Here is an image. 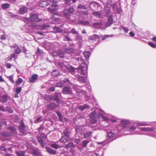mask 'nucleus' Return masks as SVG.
<instances>
[{"label":"nucleus","mask_w":156,"mask_h":156,"mask_svg":"<svg viewBox=\"0 0 156 156\" xmlns=\"http://www.w3.org/2000/svg\"><path fill=\"white\" fill-rule=\"evenodd\" d=\"M78 80L81 82L84 83V80L83 77L79 76L78 78Z\"/></svg>","instance_id":"nucleus-46"},{"label":"nucleus","mask_w":156,"mask_h":156,"mask_svg":"<svg viewBox=\"0 0 156 156\" xmlns=\"http://www.w3.org/2000/svg\"><path fill=\"white\" fill-rule=\"evenodd\" d=\"M65 53H67L68 54H71L74 52V50L71 48H65L64 50Z\"/></svg>","instance_id":"nucleus-18"},{"label":"nucleus","mask_w":156,"mask_h":156,"mask_svg":"<svg viewBox=\"0 0 156 156\" xmlns=\"http://www.w3.org/2000/svg\"><path fill=\"white\" fill-rule=\"evenodd\" d=\"M23 80L21 78H18L16 82V85L18 86L23 82Z\"/></svg>","instance_id":"nucleus-32"},{"label":"nucleus","mask_w":156,"mask_h":156,"mask_svg":"<svg viewBox=\"0 0 156 156\" xmlns=\"http://www.w3.org/2000/svg\"><path fill=\"white\" fill-rule=\"evenodd\" d=\"M92 14L100 18L102 15L100 11H93Z\"/></svg>","instance_id":"nucleus-24"},{"label":"nucleus","mask_w":156,"mask_h":156,"mask_svg":"<svg viewBox=\"0 0 156 156\" xmlns=\"http://www.w3.org/2000/svg\"><path fill=\"white\" fill-rule=\"evenodd\" d=\"M25 19L29 22H38L42 20L38 17V16L36 14H30V18H26Z\"/></svg>","instance_id":"nucleus-1"},{"label":"nucleus","mask_w":156,"mask_h":156,"mask_svg":"<svg viewBox=\"0 0 156 156\" xmlns=\"http://www.w3.org/2000/svg\"><path fill=\"white\" fill-rule=\"evenodd\" d=\"M45 148L47 151L50 154H56V152L55 150L51 149L49 147H46Z\"/></svg>","instance_id":"nucleus-12"},{"label":"nucleus","mask_w":156,"mask_h":156,"mask_svg":"<svg viewBox=\"0 0 156 156\" xmlns=\"http://www.w3.org/2000/svg\"><path fill=\"white\" fill-rule=\"evenodd\" d=\"M10 5L9 4L5 3L2 5V8L3 9H7L9 7Z\"/></svg>","instance_id":"nucleus-36"},{"label":"nucleus","mask_w":156,"mask_h":156,"mask_svg":"<svg viewBox=\"0 0 156 156\" xmlns=\"http://www.w3.org/2000/svg\"><path fill=\"white\" fill-rule=\"evenodd\" d=\"M122 28L124 31H125L126 33H127L128 32L129 30L128 28L126 27H122Z\"/></svg>","instance_id":"nucleus-62"},{"label":"nucleus","mask_w":156,"mask_h":156,"mask_svg":"<svg viewBox=\"0 0 156 156\" xmlns=\"http://www.w3.org/2000/svg\"><path fill=\"white\" fill-rule=\"evenodd\" d=\"M62 92L63 94H71L72 92L70 87L68 86H65L63 88Z\"/></svg>","instance_id":"nucleus-4"},{"label":"nucleus","mask_w":156,"mask_h":156,"mask_svg":"<svg viewBox=\"0 0 156 156\" xmlns=\"http://www.w3.org/2000/svg\"><path fill=\"white\" fill-rule=\"evenodd\" d=\"M70 33L73 34H78V32L74 28H73L70 31Z\"/></svg>","instance_id":"nucleus-48"},{"label":"nucleus","mask_w":156,"mask_h":156,"mask_svg":"<svg viewBox=\"0 0 156 156\" xmlns=\"http://www.w3.org/2000/svg\"><path fill=\"white\" fill-rule=\"evenodd\" d=\"M59 72L58 70L55 69L51 73V75L54 77H56L59 74Z\"/></svg>","instance_id":"nucleus-21"},{"label":"nucleus","mask_w":156,"mask_h":156,"mask_svg":"<svg viewBox=\"0 0 156 156\" xmlns=\"http://www.w3.org/2000/svg\"><path fill=\"white\" fill-rule=\"evenodd\" d=\"M26 126L24 123L23 120H21L20 123V125L18 127L19 129L20 133L24 134L25 133V131L24 129Z\"/></svg>","instance_id":"nucleus-3"},{"label":"nucleus","mask_w":156,"mask_h":156,"mask_svg":"<svg viewBox=\"0 0 156 156\" xmlns=\"http://www.w3.org/2000/svg\"><path fill=\"white\" fill-rule=\"evenodd\" d=\"M58 94H61V93L60 92H55V98L53 99L55 101H57V103H59V97H58Z\"/></svg>","instance_id":"nucleus-19"},{"label":"nucleus","mask_w":156,"mask_h":156,"mask_svg":"<svg viewBox=\"0 0 156 156\" xmlns=\"http://www.w3.org/2000/svg\"><path fill=\"white\" fill-rule=\"evenodd\" d=\"M70 39L69 37L68 36H65V38L64 39V41H70Z\"/></svg>","instance_id":"nucleus-55"},{"label":"nucleus","mask_w":156,"mask_h":156,"mask_svg":"<svg viewBox=\"0 0 156 156\" xmlns=\"http://www.w3.org/2000/svg\"><path fill=\"white\" fill-rule=\"evenodd\" d=\"M54 29L55 31L57 32L58 33H61L62 32V30L60 28L58 27H55L54 28Z\"/></svg>","instance_id":"nucleus-44"},{"label":"nucleus","mask_w":156,"mask_h":156,"mask_svg":"<svg viewBox=\"0 0 156 156\" xmlns=\"http://www.w3.org/2000/svg\"><path fill=\"white\" fill-rule=\"evenodd\" d=\"M55 90V88L54 87H51L50 88L47 89V91L48 93L49 91H51L52 92H54Z\"/></svg>","instance_id":"nucleus-42"},{"label":"nucleus","mask_w":156,"mask_h":156,"mask_svg":"<svg viewBox=\"0 0 156 156\" xmlns=\"http://www.w3.org/2000/svg\"><path fill=\"white\" fill-rule=\"evenodd\" d=\"M64 134L65 135V136H68L69 134V129H65L64 132H63Z\"/></svg>","instance_id":"nucleus-41"},{"label":"nucleus","mask_w":156,"mask_h":156,"mask_svg":"<svg viewBox=\"0 0 156 156\" xmlns=\"http://www.w3.org/2000/svg\"><path fill=\"white\" fill-rule=\"evenodd\" d=\"M108 135L109 138H111L114 136V134L112 132H110L108 133Z\"/></svg>","instance_id":"nucleus-54"},{"label":"nucleus","mask_w":156,"mask_h":156,"mask_svg":"<svg viewBox=\"0 0 156 156\" xmlns=\"http://www.w3.org/2000/svg\"><path fill=\"white\" fill-rule=\"evenodd\" d=\"M51 6L52 7H55L58 6L57 5L56 3L55 2L52 3L51 5Z\"/></svg>","instance_id":"nucleus-59"},{"label":"nucleus","mask_w":156,"mask_h":156,"mask_svg":"<svg viewBox=\"0 0 156 156\" xmlns=\"http://www.w3.org/2000/svg\"><path fill=\"white\" fill-rule=\"evenodd\" d=\"M90 5H92L93 6L96 8L98 6V3L96 2H91L90 3Z\"/></svg>","instance_id":"nucleus-45"},{"label":"nucleus","mask_w":156,"mask_h":156,"mask_svg":"<svg viewBox=\"0 0 156 156\" xmlns=\"http://www.w3.org/2000/svg\"><path fill=\"white\" fill-rule=\"evenodd\" d=\"M98 116L96 112L94 111L91 112L89 115V117L91 119L90 121V123L95 124L97 121Z\"/></svg>","instance_id":"nucleus-2"},{"label":"nucleus","mask_w":156,"mask_h":156,"mask_svg":"<svg viewBox=\"0 0 156 156\" xmlns=\"http://www.w3.org/2000/svg\"><path fill=\"white\" fill-rule=\"evenodd\" d=\"M50 146H51L52 147L56 149H57L59 148H60L61 147L60 145H58L56 143H54L51 144L50 145Z\"/></svg>","instance_id":"nucleus-22"},{"label":"nucleus","mask_w":156,"mask_h":156,"mask_svg":"<svg viewBox=\"0 0 156 156\" xmlns=\"http://www.w3.org/2000/svg\"><path fill=\"white\" fill-rule=\"evenodd\" d=\"M44 99L46 101H49L53 99V97L51 95H45Z\"/></svg>","instance_id":"nucleus-27"},{"label":"nucleus","mask_w":156,"mask_h":156,"mask_svg":"<svg viewBox=\"0 0 156 156\" xmlns=\"http://www.w3.org/2000/svg\"><path fill=\"white\" fill-rule=\"evenodd\" d=\"M37 139L38 142L41 144V145L42 147H44L45 146V144L42 138L40 136L37 137Z\"/></svg>","instance_id":"nucleus-23"},{"label":"nucleus","mask_w":156,"mask_h":156,"mask_svg":"<svg viewBox=\"0 0 156 156\" xmlns=\"http://www.w3.org/2000/svg\"><path fill=\"white\" fill-rule=\"evenodd\" d=\"M63 84L62 82L57 83L55 86L56 87H63Z\"/></svg>","instance_id":"nucleus-47"},{"label":"nucleus","mask_w":156,"mask_h":156,"mask_svg":"<svg viewBox=\"0 0 156 156\" xmlns=\"http://www.w3.org/2000/svg\"><path fill=\"white\" fill-rule=\"evenodd\" d=\"M69 138L68 136L64 135L61 137L60 140L61 142L65 143L69 141Z\"/></svg>","instance_id":"nucleus-10"},{"label":"nucleus","mask_w":156,"mask_h":156,"mask_svg":"<svg viewBox=\"0 0 156 156\" xmlns=\"http://www.w3.org/2000/svg\"><path fill=\"white\" fill-rule=\"evenodd\" d=\"M14 51L16 54H19L21 52V50L19 46L17 45H15L13 47Z\"/></svg>","instance_id":"nucleus-16"},{"label":"nucleus","mask_w":156,"mask_h":156,"mask_svg":"<svg viewBox=\"0 0 156 156\" xmlns=\"http://www.w3.org/2000/svg\"><path fill=\"white\" fill-rule=\"evenodd\" d=\"M16 55L15 54H12L10 56V57L9 58L8 60L9 61H11L12 59V58H15L16 57Z\"/></svg>","instance_id":"nucleus-52"},{"label":"nucleus","mask_w":156,"mask_h":156,"mask_svg":"<svg viewBox=\"0 0 156 156\" xmlns=\"http://www.w3.org/2000/svg\"><path fill=\"white\" fill-rule=\"evenodd\" d=\"M63 13L65 15V16L67 17V18H69L70 17V15L69 14V12L68 9H65L63 11Z\"/></svg>","instance_id":"nucleus-28"},{"label":"nucleus","mask_w":156,"mask_h":156,"mask_svg":"<svg viewBox=\"0 0 156 156\" xmlns=\"http://www.w3.org/2000/svg\"><path fill=\"white\" fill-rule=\"evenodd\" d=\"M27 8L25 6H23L20 9L19 12L21 14L26 13L28 11Z\"/></svg>","instance_id":"nucleus-14"},{"label":"nucleus","mask_w":156,"mask_h":156,"mask_svg":"<svg viewBox=\"0 0 156 156\" xmlns=\"http://www.w3.org/2000/svg\"><path fill=\"white\" fill-rule=\"evenodd\" d=\"M80 140L79 139H75L74 140V142L77 144H78L80 142Z\"/></svg>","instance_id":"nucleus-63"},{"label":"nucleus","mask_w":156,"mask_h":156,"mask_svg":"<svg viewBox=\"0 0 156 156\" xmlns=\"http://www.w3.org/2000/svg\"><path fill=\"white\" fill-rule=\"evenodd\" d=\"M90 53L89 51H85L84 52V55L86 59H88L89 58Z\"/></svg>","instance_id":"nucleus-20"},{"label":"nucleus","mask_w":156,"mask_h":156,"mask_svg":"<svg viewBox=\"0 0 156 156\" xmlns=\"http://www.w3.org/2000/svg\"><path fill=\"white\" fill-rule=\"evenodd\" d=\"M98 118L101 117L104 121H107L109 120V119L107 116H105L101 113H98Z\"/></svg>","instance_id":"nucleus-13"},{"label":"nucleus","mask_w":156,"mask_h":156,"mask_svg":"<svg viewBox=\"0 0 156 156\" xmlns=\"http://www.w3.org/2000/svg\"><path fill=\"white\" fill-rule=\"evenodd\" d=\"M50 3V2L48 0L42 1L39 2V6L41 7H45L48 6Z\"/></svg>","instance_id":"nucleus-7"},{"label":"nucleus","mask_w":156,"mask_h":156,"mask_svg":"<svg viewBox=\"0 0 156 156\" xmlns=\"http://www.w3.org/2000/svg\"><path fill=\"white\" fill-rule=\"evenodd\" d=\"M149 44L150 46H151L152 48H154L155 47V45L151 42H149Z\"/></svg>","instance_id":"nucleus-57"},{"label":"nucleus","mask_w":156,"mask_h":156,"mask_svg":"<svg viewBox=\"0 0 156 156\" xmlns=\"http://www.w3.org/2000/svg\"><path fill=\"white\" fill-rule=\"evenodd\" d=\"M113 17V16L112 15H109L108 19L106 23V24L108 26H110L112 24Z\"/></svg>","instance_id":"nucleus-9"},{"label":"nucleus","mask_w":156,"mask_h":156,"mask_svg":"<svg viewBox=\"0 0 156 156\" xmlns=\"http://www.w3.org/2000/svg\"><path fill=\"white\" fill-rule=\"evenodd\" d=\"M17 156H24L25 154V152L24 151H19L16 152Z\"/></svg>","instance_id":"nucleus-33"},{"label":"nucleus","mask_w":156,"mask_h":156,"mask_svg":"<svg viewBox=\"0 0 156 156\" xmlns=\"http://www.w3.org/2000/svg\"><path fill=\"white\" fill-rule=\"evenodd\" d=\"M6 110L10 113H12L13 112V110L9 107H7L6 108Z\"/></svg>","instance_id":"nucleus-43"},{"label":"nucleus","mask_w":156,"mask_h":156,"mask_svg":"<svg viewBox=\"0 0 156 156\" xmlns=\"http://www.w3.org/2000/svg\"><path fill=\"white\" fill-rule=\"evenodd\" d=\"M99 36L98 35L94 34L90 36L89 37V39L91 40L95 41L97 39L99 38Z\"/></svg>","instance_id":"nucleus-15"},{"label":"nucleus","mask_w":156,"mask_h":156,"mask_svg":"<svg viewBox=\"0 0 156 156\" xmlns=\"http://www.w3.org/2000/svg\"><path fill=\"white\" fill-rule=\"evenodd\" d=\"M58 67L61 68L64 71H66L67 70H69V68L65 65L63 62H58Z\"/></svg>","instance_id":"nucleus-6"},{"label":"nucleus","mask_w":156,"mask_h":156,"mask_svg":"<svg viewBox=\"0 0 156 156\" xmlns=\"http://www.w3.org/2000/svg\"><path fill=\"white\" fill-rule=\"evenodd\" d=\"M50 27V26L47 24H44L43 25H41L40 27V28L41 30H45L48 28Z\"/></svg>","instance_id":"nucleus-25"},{"label":"nucleus","mask_w":156,"mask_h":156,"mask_svg":"<svg viewBox=\"0 0 156 156\" xmlns=\"http://www.w3.org/2000/svg\"><path fill=\"white\" fill-rule=\"evenodd\" d=\"M83 128V126H77L75 129L76 130L77 132H80V129Z\"/></svg>","instance_id":"nucleus-53"},{"label":"nucleus","mask_w":156,"mask_h":156,"mask_svg":"<svg viewBox=\"0 0 156 156\" xmlns=\"http://www.w3.org/2000/svg\"><path fill=\"white\" fill-rule=\"evenodd\" d=\"M105 10L106 15V16H108L110 12V9L109 8L106 7L105 8Z\"/></svg>","instance_id":"nucleus-37"},{"label":"nucleus","mask_w":156,"mask_h":156,"mask_svg":"<svg viewBox=\"0 0 156 156\" xmlns=\"http://www.w3.org/2000/svg\"><path fill=\"white\" fill-rule=\"evenodd\" d=\"M92 133L91 131L85 133L84 134L83 136L85 138L90 137V135Z\"/></svg>","instance_id":"nucleus-35"},{"label":"nucleus","mask_w":156,"mask_h":156,"mask_svg":"<svg viewBox=\"0 0 156 156\" xmlns=\"http://www.w3.org/2000/svg\"><path fill=\"white\" fill-rule=\"evenodd\" d=\"M68 10L69 11V13H72L74 11V9L72 7L69 8L68 9Z\"/></svg>","instance_id":"nucleus-50"},{"label":"nucleus","mask_w":156,"mask_h":156,"mask_svg":"<svg viewBox=\"0 0 156 156\" xmlns=\"http://www.w3.org/2000/svg\"><path fill=\"white\" fill-rule=\"evenodd\" d=\"M38 76L36 74L31 75V77L29 79V82L30 83H33L35 82L38 78Z\"/></svg>","instance_id":"nucleus-5"},{"label":"nucleus","mask_w":156,"mask_h":156,"mask_svg":"<svg viewBox=\"0 0 156 156\" xmlns=\"http://www.w3.org/2000/svg\"><path fill=\"white\" fill-rule=\"evenodd\" d=\"M78 8L79 9H86L87 8L84 5L82 4H79L78 5Z\"/></svg>","instance_id":"nucleus-38"},{"label":"nucleus","mask_w":156,"mask_h":156,"mask_svg":"<svg viewBox=\"0 0 156 156\" xmlns=\"http://www.w3.org/2000/svg\"><path fill=\"white\" fill-rule=\"evenodd\" d=\"M0 110L3 112L5 111L4 107L2 106H0Z\"/></svg>","instance_id":"nucleus-64"},{"label":"nucleus","mask_w":156,"mask_h":156,"mask_svg":"<svg viewBox=\"0 0 156 156\" xmlns=\"http://www.w3.org/2000/svg\"><path fill=\"white\" fill-rule=\"evenodd\" d=\"M129 122L127 120H122L121 121L120 125L123 128H124L126 127V125Z\"/></svg>","instance_id":"nucleus-26"},{"label":"nucleus","mask_w":156,"mask_h":156,"mask_svg":"<svg viewBox=\"0 0 156 156\" xmlns=\"http://www.w3.org/2000/svg\"><path fill=\"white\" fill-rule=\"evenodd\" d=\"M7 78L9 79V80L12 83H14V80L13 79V76L12 75L10 76H7Z\"/></svg>","instance_id":"nucleus-34"},{"label":"nucleus","mask_w":156,"mask_h":156,"mask_svg":"<svg viewBox=\"0 0 156 156\" xmlns=\"http://www.w3.org/2000/svg\"><path fill=\"white\" fill-rule=\"evenodd\" d=\"M84 67L82 66V65H80L77 68L78 69L81 71V73L82 75H85V73L83 69Z\"/></svg>","instance_id":"nucleus-29"},{"label":"nucleus","mask_w":156,"mask_h":156,"mask_svg":"<svg viewBox=\"0 0 156 156\" xmlns=\"http://www.w3.org/2000/svg\"><path fill=\"white\" fill-rule=\"evenodd\" d=\"M113 36V35H105L104 36H102L101 37V39L102 40H105L106 38L108 37H112Z\"/></svg>","instance_id":"nucleus-40"},{"label":"nucleus","mask_w":156,"mask_h":156,"mask_svg":"<svg viewBox=\"0 0 156 156\" xmlns=\"http://www.w3.org/2000/svg\"><path fill=\"white\" fill-rule=\"evenodd\" d=\"M44 128V126L43 125H41L40 127L38 128V130L39 131H40L41 130L43 129Z\"/></svg>","instance_id":"nucleus-58"},{"label":"nucleus","mask_w":156,"mask_h":156,"mask_svg":"<svg viewBox=\"0 0 156 156\" xmlns=\"http://www.w3.org/2000/svg\"><path fill=\"white\" fill-rule=\"evenodd\" d=\"M75 145H74L73 143H69L66 145V147L67 148L69 147H75Z\"/></svg>","instance_id":"nucleus-39"},{"label":"nucleus","mask_w":156,"mask_h":156,"mask_svg":"<svg viewBox=\"0 0 156 156\" xmlns=\"http://www.w3.org/2000/svg\"><path fill=\"white\" fill-rule=\"evenodd\" d=\"M90 142L88 140H83L82 141V147H86L87 145Z\"/></svg>","instance_id":"nucleus-30"},{"label":"nucleus","mask_w":156,"mask_h":156,"mask_svg":"<svg viewBox=\"0 0 156 156\" xmlns=\"http://www.w3.org/2000/svg\"><path fill=\"white\" fill-rule=\"evenodd\" d=\"M64 51H62L60 50H58L57 51L58 55L59 57L61 58H64Z\"/></svg>","instance_id":"nucleus-17"},{"label":"nucleus","mask_w":156,"mask_h":156,"mask_svg":"<svg viewBox=\"0 0 156 156\" xmlns=\"http://www.w3.org/2000/svg\"><path fill=\"white\" fill-rule=\"evenodd\" d=\"M8 129L12 132L15 131L16 130L15 128L14 127L12 126L8 128Z\"/></svg>","instance_id":"nucleus-60"},{"label":"nucleus","mask_w":156,"mask_h":156,"mask_svg":"<svg viewBox=\"0 0 156 156\" xmlns=\"http://www.w3.org/2000/svg\"><path fill=\"white\" fill-rule=\"evenodd\" d=\"M48 11L51 13L53 12L55 10V9H51L50 8H48Z\"/></svg>","instance_id":"nucleus-61"},{"label":"nucleus","mask_w":156,"mask_h":156,"mask_svg":"<svg viewBox=\"0 0 156 156\" xmlns=\"http://www.w3.org/2000/svg\"><path fill=\"white\" fill-rule=\"evenodd\" d=\"M22 88L21 87H17L16 89V93L14 95V97L18 98V94L22 91Z\"/></svg>","instance_id":"nucleus-11"},{"label":"nucleus","mask_w":156,"mask_h":156,"mask_svg":"<svg viewBox=\"0 0 156 156\" xmlns=\"http://www.w3.org/2000/svg\"><path fill=\"white\" fill-rule=\"evenodd\" d=\"M60 120L61 122H63L64 121H67V119L63 117L62 115L59 117Z\"/></svg>","instance_id":"nucleus-49"},{"label":"nucleus","mask_w":156,"mask_h":156,"mask_svg":"<svg viewBox=\"0 0 156 156\" xmlns=\"http://www.w3.org/2000/svg\"><path fill=\"white\" fill-rule=\"evenodd\" d=\"M59 105V103H58V105H57L54 103H50V104L47 106V107L48 108H49L51 109H53L58 107Z\"/></svg>","instance_id":"nucleus-8"},{"label":"nucleus","mask_w":156,"mask_h":156,"mask_svg":"<svg viewBox=\"0 0 156 156\" xmlns=\"http://www.w3.org/2000/svg\"><path fill=\"white\" fill-rule=\"evenodd\" d=\"M146 131H153L154 130V129L153 127H146Z\"/></svg>","instance_id":"nucleus-51"},{"label":"nucleus","mask_w":156,"mask_h":156,"mask_svg":"<svg viewBox=\"0 0 156 156\" xmlns=\"http://www.w3.org/2000/svg\"><path fill=\"white\" fill-rule=\"evenodd\" d=\"M5 65L6 67L8 69L10 68L12 66V65L9 63H6Z\"/></svg>","instance_id":"nucleus-56"},{"label":"nucleus","mask_w":156,"mask_h":156,"mask_svg":"<svg viewBox=\"0 0 156 156\" xmlns=\"http://www.w3.org/2000/svg\"><path fill=\"white\" fill-rule=\"evenodd\" d=\"M89 23V21L87 20L84 21L83 20H80L79 21V24H81L83 25H88Z\"/></svg>","instance_id":"nucleus-31"}]
</instances>
